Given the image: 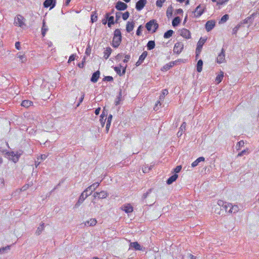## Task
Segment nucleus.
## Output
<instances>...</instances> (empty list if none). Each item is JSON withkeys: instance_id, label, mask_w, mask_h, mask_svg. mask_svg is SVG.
I'll use <instances>...</instances> for the list:
<instances>
[{"instance_id": "f257e3e1", "label": "nucleus", "mask_w": 259, "mask_h": 259, "mask_svg": "<svg viewBox=\"0 0 259 259\" xmlns=\"http://www.w3.org/2000/svg\"><path fill=\"white\" fill-rule=\"evenodd\" d=\"M218 204L222 207L226 212L229 213H235L239 210V208L237 205H233L231 203L227 202H224L222 200H219L218 201Z\"/></svg>"}, {"instance_id": "f03ea898", "label": "nucleus", "mask_w": 259, "mask_h": 259, "mask_svg": "<svg viewBox=\"0 0 259 259\" xmlns=\"http://www.w3.org/2000/svg\"><path fill=\"white\" fill-rule=\"evenodd\" d=\"M121 33L119 29H116L114 31L113 37L112 41V46L113 48H118L121 42Z\"/></svg>"}, {"instance_id": "7ed1b4c3", "label": "nucleus", "mask_w": 259, "mask_h": 259, "mask_svg": "<svg viewBox=\"0 0 259 259\" xmlns=\"http://www.w3.org/2000/svg\"><path fill=\"white\" fill-rule=\"evenodd\" d=\"M146 28L148 31L155 32L158 28V24L155 20H152L146 23Z\"/></svg>"}, {"instance_id": "20e7f679", "label": "nucleus", "mask_w": 259, "mask_h": 259, "mask_svg": "<svg viewBox=\"0 0 259 259\" xmlns=\"http://www.w3.org/2000/svg\"><path fill=\"white\" fill-rule=\"evenodd\" d=\"M206 41V38L201 37L197 42V48L196 49V57L198 58L199 55H200L201 50L203 47V45Z\"/></svg>"}, {"instance_id": "39448f33", "label": "nucleus", "mask_w": 259, "mask_h": 259, "mask_svg": "<svg viewBox=\"0 0 259 259\" xmlns=\"http://www.w3.org/2000/svg\"><path fill=\"white\" fill-rule=\"evenodd\" d=\"M14 23L16 26H19L22 28H25L26 26L24 17L15 18Z\"/></svg>"}, {"instance_id": "423d86ee", "label": "nucleus", "mask_w": 259, "mask_h": 259, "mask_svg": "<svg viewBox=\"0 0 259 259\" xmlns=\"http://www.w3.org/2000/svg\"><path fill=\"white\" fill-rule=\"evenodd\" d=\"M184 49V44L182 42H176L174 47V53L177 54H180Z\"/></svg>"}, {"instance_id": "0eeeda50", "label": "nucleus", "mask_w": 259, "mask_h": 259, "mask_svg": "<svg viewBox=\"0 0 259 259\" xmlns=\"http://www.w3.org/2000/svg\"><path fill=\"white\" fill-rule=\"evenodd\" d=\"M88 191L85 189L81 194L78 199V202L76 204V206H79L80 203H82L84 199L88 197V196L91 194V192L88 193Z\"/></svg>"}, {"instance_id": "6e6552de", "label": "nucleus", "mask_w": 259, "mask_h": 259, "mask_svg": "<svg viewBox=\"0 0 259 259\" xmlns=\"http://www.w3.org/2000/svg\"><path fill=\"white\" fill-rule=\"evenodd\" d=\"M225 50L222 49L221 52L218 55L217 58V62L219 64L223 63L225 62Z\"/></svg>"}, {"instance_id": "1a4fd4ad", "label": "nucleus", "mask_w": 259, "mask_h": 259, "mask_svg": "<svg viewBox=\"0 0 259 259\" xmlns=\"http://www.w3.org/2000/svg\"><path fill=\"white\" fill-rule=\"evenodd\" d=\"M126 68V65L125 67H122L121 66V65H120L118 66H116V67H114V70H115V71L116 72V73L117 74H118L120 76H121L125 74Z\"/></svg>"}, {"instance_id": "9d476101", "label": "nucleus", "mask_w": 259, "mask_h": 259, "mask_svg": "<svg viewBox=\"0 0 259 259\" xmlns=\"http://www.w3.org/2000/svg\"><path fill=\"white\" fill-rule=\"evenodd\" d=\"M180 34L183 37L186 39H189L191 38V33L189 30L186 28H183L180 30Z\"/></svg>"}, {"instance_id": "9b49d317", "label": "nucleus", "mask_w": 259, "mask_h": 259, "mask_svg": "<svg viewBox=\"0 0 259 259\" xmlns=\"http://www.w3.org/2000/svg\"><path fill=\"white\" fill-rule=\"evenodd\" d=\"M121 209L127 213L132 212L134 210L133 207L130 203H126L123 205Z\"/></svg>"}, {"instance_id": "f8f14e48", "label": "nucleus", "mask_w": 259, "mask_h": 259, "mask_svg": "<svg viewBox=\"0 0 259 259\" xmlns=\"http://www.w3.org/2000/svg\"><path fill=\"white\" fill-rule=\"evenodd\" d=\"M147 3V0H139L136 5V8L137 10L140 11L144 8Z\"/></svg>"}, {"instance_id": "ddd939ff", "label": "nucleus", "mask_w": 259, "mask_h": 259, "mask_svg": "<svg viewBox=\"0 0 259 259\" xmlns=\"http://www.w3.org/2000/svg\"><path fill=\"white\" fill-rule=\"evenodd\" d=\"M8 156H9V158L13 161L16 162L19 160L20 154L15 153L14 152H10L8 153Z\"/></svg>"}, {"instance_id": "4468645a", "label": "nucleus", "mask_w": 259, "mask_h": 259, "mask_svg": "<svg viewBox=\"0 0 259 259\" xmlns=\"http://www.w3.org/2000/svg\"><path fill=\"white\" fill-rule=\"evenodd\" d=\"M95 198L97 197L99 199L105 198L107 196V193L104 191H102L100 192H95L94 194Z\"/></svg>"}, {"instance_id": "2eb2a0df", "label": "nucleus", "mask_w": 259, "mask_h": 259, "mask_svg": "<svg viewBox=\"0 0 259 259\" xmlns=\"http://www.w3.org/2000/svg\"><path fill=\"white\" fill-rule=\"evenodd\" d=\"M147 54H148V53L146 51H144L142 53V54L140 56L139 60L136 62V65L137 66H139L142 63L143 61L145 60V59L147 57Z\"/></svg>"}, {"instance_id": "dca6fc26", "label": "nucleus", "mask_w": 259, "mask_h": 259, "mask_svg": "<svg viewBox=\"0 0 259 259\" xmlns=\"http://www.w3.org/2000/svg\"><path fill=\"white\" fill-rule=\"evenodd\" d=\"M215 22L214 20L208 21L205 24V28L207 31H209L213 29L215 26Z\"/></svg>"}, {"instance_id": "f3484780", "label": "nucleus", "mask_w": 259, "mask_h": 259, "mask_svg": "<svg viewBox=\"0 0 259 259\" xmlns=\"http://www.w3.org/2000/svg\"><path fill=\"white\" fill-rule=\"evenodd\" d=\"M177 61H172V62H170L166 64H165L164 66H163L162 67V68H161V70L162 71H166L167 70H168L169 69H170L172 67H173L175 64V63L177 62Z\"/></svg>"}, {"instance_id": "a211bd4d", "label": "nucleus", "mask_w": 259, "mask_h": 259, "mask_svg": "<svg viewBox=\"0 0 259 259\" xmlns=\"http://www.w3.org/2000/svg\"><path fill=\"white\" fill-rule=\"evenodd\" d=\"M115 7L118 10H124L127 8V5L123 2H118L116 4Z\"/></svg>"}, {"instance_id": "6ab92c4d", "label": "nucleus", "mask_w": 259, "mask_h": 259, "mask_svg": "<svg viewBox=\"0 0 259 259\" xmlns=\"http://www.w3.org/2000/svg\"><path fill=\"white\" fill-rule=\"evenodd\" d=\"M48 26L46 25L45 19L42 21V26L41 29V35L42 37L45 36L47 32L48 31Z\"/></svg>"}, {"instance_id": "aec40b11", "label": "nucleus", "mask_w": 259, "mask_h": 259, "mask_svg": "<svg viewBox=\"0 0 259 259\" xmlns=\"http://www.w3.org/2000/svg\"><path fill=\"white\" fill-rule=\"evenodd\" d=\"M204 8L201 6H198L195 9V15L196 16H200L204 12Z\"/></svg>"}, {"instance_id": "412c9836", "label": "nucleus", "mask_w": 259, "mask_h": 259, "mask_svg": "<svg viewBox=\"0 0 259 259\" xmlns=\"http://www.w3.org/2000/svg\"><path fill=\"white\" fill-rule=\"evenodd\" d=\"M55 5V2L53 0H46L44 3V6L45 8H48L49 7L51 8H53Z\"/></svg>"}, {"instance_id": "4be33fe9", "label": "nucleus", "mask_w": 259, "mask_h": 259, "mask_svg": "<svg viewBox=\"0 0 259 259\" xmlns=\"http://www.w3.org/2000/svg\"><path fill=\"white\" fill-rule=\"evenodd\" d=\"M130 246V247H133V248H135V249L136 250H142V247H141L140 244L138 242H132V243H131Z\"/></svg>"}, {"instance_id": "5701e85b", "label": "nucleus", "mask_w": 259, "mask_h": 259, "mask_svg": "<svg viewBox=\"0 0 259 259\" xmlns=\"http://www.w3.org/2000/svg\"><path fill=\"white\" fill-rule=\"evenodd\" d=\"M99 77H100V72L99 71H97L93 74L92 77H91V81L93 82H97Z\"/></svg>"}, {"instance_id": "b1692460", "label": "nucleus", "mask_w": 259, "mask_h": 259, "mask_svg": "<svg viewBox=\"0 0 259 259\" xmlns=\"http://www.w3.org/2000/svg\"><path fill=\"white\" fill-rule=\"evenodd\" d=\"M99 185H100L99 183H95L93 184L92 185L88 187L86 189V190H87V191H90V192L92 193L93 191L95 190V189L99 186Z\"/></svg>"}, {"instance_id": "393cba45", "label": "nucleus", "mask_w": 259, "mask_h": 259, "mask_svg": "<svg viewBox=\"0 0 259 259\" xmlns=\"http://www.w3.org/2000/svg\"><path fill=\"white\" fill-rule=\"evenodd\" d=\"M178 178V175L176 174L170 177L167 180L166 183L167 184L170 185L174 182L176 181Z\"/></svg>"}, {"instance_id": "a878e982", "label": "nucleus", "mask_w": 259, "mask_h": 259, "mask_svg": "<svg viewBox=\"0 0 259 259\" xmlns=\"http://www.w3.org/2000/svg\"><path fill=\"white\" fill-rule=\"evenodd\" d=\"M17 58H18V61L21 63H25L27 59L26 57L24 54H21V53H18L17 55Z\"/></svg>"}, {"instance_id": "bb28decb", "label": "nucleus", "mask_w": 259, "mask_h": 259, "mask_svg": "<svg viewBox=\"0 0 259 259\" xmlns=\"http://www.w3.org/2000/svg\"><path fill=\"white\" fill-rule=\"evenodd\" d=\"M112 53V49L110 47L106 48L104 52V58L107 59Z\"/></svg>"}, {"instance_id": "cd10ccee", "label": "nucleus", "mask_w": 259, "mask_h": 259, "mask_svg": "<svg viewBox=\"0 0 259 259\" xmlns=\"http://www.w3.org/2000/svg\"><path fill=\"white\" fill-rule=\"evenodd\" d=\"M134 27V24L133 22H128L126 25V30L128 32L132 31Z\"/></svg>"}, {"instance_id": "c85d7f7f", "label": "nucleus", "mask_w": 259, "mask_h": 259, "mask_svg": "<svg viewBox=\"0 0 259 259\" xmlns=\"http://www.w3.org/2000/svg\"><path fill=\"white\" fill-rule=\"evenodd\" d=\"M205 160L204 158L203 157H200L198 158L196 160H195L194 161H193L192 164L191 166L192 167H195L196 166L198 163L201 161H204Z\"/></svg>"}, {"instance_id": "c756f323", "label": "nucleus", "mask_w": 259, "mask_h": 259, "mask_svg": "<svg viewBox=\"0 0 259 259\" xmlns=\"http://www.w3.org/2000/svg\"><path fill=\"white\" fill-rule=\"evenodd\" d=\"M223 77L224 72L222 71H221L220 74L218 75H217L215 78V81L217 82V83L218 84L220 83L222 81Z\"/></svg>"}, {"instance_id": "7c9ffc66", "label": "nucleus", "mask_w": 259, "mask_h": 259, "mask_svg": "<svg viewBox=\"0 0 259 259\" xmlns=\"http://www.w3.org/2000/svg\"><path fill=\"white\" fill-rule=\"evenodd\" d=\"M32 104V102L29 100H24L21 103V106L27 108L31 106Z\"/></svg>"}, {"instance_id": "2f4dec72", "label": "nucleus", "mask_w": 259, "mask_h": 259, "mask_svg": "<svg viewBox=\"0 0 259 259\" xmlns=\"http://www.w3.org/2000/svg\"><path fill=\"white\" fill-rule=\"evenodd\" d=\"M203 61L202 60H198L197 64V71L201 72L202 70Z\"/></svg>"}, {"instance_id": "473e14b6", "label": "nucleus", "mask_w": 259, "mask_h": 259, "mask_svg": "<svg viewBox=\"0 0 259 259\" xmlns=\"http://www.w3.org/2000/svg\"><path fill=\"white\" fill-rule=\"evenodd\" d=\"M181 22L180 17H175L172 21V25L174 27L178 26Z\"/></svg>"}, {"instance_id": "72a5a7b5", "label": "nucleus", "mask_w": 259, "mask_h": 259, "mask_svg": "<svg viewBox=\"0 0 259 259\" xmlns=\"http://www.w3.org/2000/svg\"><path fill=\"white\" fill-rule=\"evenodd\" d=\"M174 31L172 30H169L165 32L164 34L163 37L165 38H169L172 36L174 34Z\"/></svg>"}, {"instance_id": "f704fd0d", "label": "nucleus", "mask_w": 259, "mask_h": 259, "mask_svg": "<svg viewBox=\"0 0 259 259\" xmlns=\"http://www.w3.org/2000/svg\"><path fill=\"white\" fill-rule=\"evenodd\" d=\"M147 49L148 50H151L153 49L155 46V44L154 41L153 40H150L148 41L147 44Z\"/></svg>"}, {"instance_id": "c9c22d12", "label": "nucleus", "mask_w": 259, "mask_h": 259, "mask_svg": "<svg viewBox=\"0 0 259 259\" xmlns=\"http://www.w3.org/2000/svg\"><path fill=\"white\" fill-rule=\"evenodd\" d=\"M97 224V220L95 219H91L89 221L87 222L85 225L89 226H94Z\"/></svg>"}, {"instance_id": "e433bc0d", "label": "nucleus", "mask_w": 259, "mask_h": 259, "mask_svg": "<svg viewBox=\"0 0 259 259\" xmlns=\"http://www.w3.org/2000/svg\"><path fill=\"white\" fill-rule=\"evenodd\" d=\"M174 9L171 5L169 6L166 10V16H172L173 14Z\"/></svg>"}, {"instance_id": "4c0bfd02", "label": "nucleus", "mask_w": 259, "mask_h": 259, "mask_svg": "<svg viewBox=\"0 0 259 259\" xmlns=\"http://www.w3.org/2000/svg\"><path fill=\"white\" fill-rule=\"evenodd\" d=\"M106 115L105 114L104 111H103L100 116L101 118L100 119L101 123V125L103 127L104 126L105 120H106V119H104V117H106Z\"/></svg>"}, {"instance_id": "58836bf2", "label": "nucleus", "mask_w": 259, "mask_h": 259, "mask_svg": "<svg viewBox=\"0 0 259 259\" xmlns=\"http://www.w3.org/2000/svg\"><path fill=\"white\" fill-rule=\"evenodd\" d=\"M213 2H217V5L221 6L226 4L229 0H211Z\"/></svg>"}, {"instance_id": "ea45409f", "label": "nucleus", "mask_w": 259, "mask_h": 259, "mask_svg": "<svg viewBox=\"0 0 259 259\" xmlns=\"http://www.w3.org/2000/svg\"><path fill=\"white\" fill-rule=\"evenodd\" d=\"M168 93V92L167 90H166V89L163 90L162 92V94L160 95L159 99L160 100L163 99L164 98L165 96L167 95Z\"/></svg>"}, {"instance_id": "a19ab883", "label": "nucleus", "mask_w": 259, "mask_h": 259, "mask_svg": "<svg viewBox=\"0 0 259 259\" xmlns=\"http://www.w3.org/2000/svg\"><path fill=\"white\" fill-rule=\"evenodd\" d=\"M108 19V26L110 27L114 24V17H107Z\"/></svg>"}, {"instance_id": "79ce46f5", "label": "nucleus", "mask_w": 259, "mask_h": 259, "mask_svg": "<svg viewBox=\"0 0 259 259\" xmlns=\"http://www.w3.org/2000/svg\"><path fill=\"white\" fill-rule=\"evenodd\" d=\"M166 0H157L156 2L157 7L161 8Z\"/></svg>"}, {"instance_id": "37998d69", "label": "nucleus", "mask_w": 259, "mask_h": 259, "mask_svg": "<svg viewBox=\"0 0 259 259\" xmlns=\"http://www.w3.org/2000/svg\"><path fill=\"white\" fill-rule=\"evenodd\" d=\"M44 224L42 223L40 226H39V227H38L37 229V231H36V233L38 234V235H39L40 234V233L41 232V231L44 230Z\"/></svg>"}, {"instance_id": "c03bdc74", "label": "nucleus", "mask_w": 259, "mask_h": 259, "mask_svg": "<svg viewBox=\"0 0 259 259\" xmlns=\"http://www.w3.org/2000/svg\"><path fill=\"white\" fill-rule=\"evenodd\" d=\"M183 14V11L182 9H179L177 10H176L174 12V15H182Z\"/></svg>"}, {"instance_id": "a18cd8bd", "label": "nucleus", "mask_w": 259, "mask_h": 259, "mask_svg": "<svg viewBox=\"0 0 259 259\" xmlns=\"http://www.w3.org/2000/svg\"><path fill=\"white\" fill-rule=\"evenodd\" d=\"M75 56H76V55H75V54H72L71 56H70L68 61V63H70L71 62L74 61L75 60Z\"/></svg>"}, {"instance_id": "49530a36", "label": "nucleus", "mask_w": 259, "mask_h": 259, "mask_svg": "<svg viewBox=\"0 0 259 259\" xmlns=\"http://www.w3.org/2000/svg\"><path fill=\"white\" fill-rule=\"evenodd\" d=\"M182 169V166L181 165H178L176 166V167L174 169V172L176 173L179 172Z\"/></svg>"}, {"instance_id": "de8ad7c7", "label": "nucleus", "mask_w": 259, "mask_h": 259, "mask_svg": "<svg viewBox=\"0 0 259 259\" xmlns=\"http://www.w3.org/2000/svg\"><path fill=\"white\" fill-rule=\"evenodd\" d=\"M151 191L152 189H150L146 193H144L143 195V199H146Z\"/></svg>"}, {"instance_id": "09e8293b", "label": "nucleus", "mask_w": 259, "mask_h": 259, "mask_svg": "<svg viewBox=\"0 0 259 259\" xmlns=\"http://www.w3.org/2000/svg\"><path fill=\"white\" fill-rule=\"evenodd\" d=\"M186 123L184 122L182 124V125H181V127L180 128V130H181V131L184 132V131H185L186 130Z\"/></svg>"}, {"instance_id": "8fccbe9b", "label": "nucleus", "mask_w": 259, "mask_h": 259, "mask_svg": "<svg viewBox=\"0 0 259 259\" xmlns=\"http://www.w3.org/2000/svg\"><path fill=\"white\" fill-rule=\"evenodd\" d=\"M131 56L130 55H126L123 60V62L127 63L130 59Z\"/></svg>"}, {"instance_id": "3c124183", "label": "nucleus", "mask_w": 259, "mask_h": 259, "mask_svg": "<svg viewBox=\"0 0 259 259\" xmlns=\"http://www.w3.org/2000/svg\"><path fill=\"white\" fill-rule=\"evenodd\" d=\"M15 48L16 49H17L18 50H20V49H21V47H20V42L19 41H17L16 43H15Z\"/></svg>"}, {"instance_id": "603ef678", "label": "nucleus", "mask_w": 259, "mask_h": 259, "mask_svg": "<svg viewBox=\"0 0 259 259\" xmlns=\"http://www.w3.org/2000/svg\"><path fill=\"white\" fill-rule=\"evenodd\" d=\"M84 98V94L82 93L81 97L79 99V102L78 104H77V106H78L79 105V104L83 101Z\"/></svg>"}, {"instance_id": "864d4df0", "label": "nucleus", "mask_w": 259, "mask_h": 259, "mask_svg": "<svg viewBox=\"0 0 259 259\" xmlns=\"http://www.w3.org/2000/svg\"><path fill=\"white\" fill-rule=\"evenodd\" d=\"M228 17H222L220 23H222L225 22L228 20Z\"/></svg>"}, {"instance_id": "5fc2aeb1", "label": "nucleus", "mask_w": 259, "mask_h": 259, "mask_svg": "<svg viewBox=\"0 0 259 259\" xmlns=\"http://www.w3.org/2000/svg\"><path fill=\"white\" fill-rule=\"evenodd\" d=\"M111 123H109V122H106V130L107 133L108 132V131L109 130L110 126Z\"/></svg>"}, {"instance_id": "6e6d98bb", "label": "nucleus", "mask_w": 259, "mask_h": 259, "mask_svg": "<svg viewBox=\"0 0 259 259\" xmlns=\"http://www.w3.org/2000/svg\"><path fill=\"white\" fill-rule=\"evenodd\" d=\"M136 34L137 35H140L141 34V26H139L137 30Z\"/></svg>"}, {"instance_id": "4d7b16f0", "label": "nucleus", "mask_w": 259, "mask_h": 259, "mask_svg": "<svg viewBox=\"0 0 259 259\" xmlns=\"http://www.w3.org/2000/svg\"><path fill=\"white\" fill-rule=\"evenodd\" d=\"M105 78L106 80H107L108 81H112L113 79V77L110 76H106Z\"/></svg>"}, {"instance_id": "13d9d810", "label": "nucleus", "mask_w": 259, "mask_h": 259, "mask_svg": "<svg viewBox=\"0 0 259 259\" xmlns=\"http://www.w3.org/2000/svg\"><path fill=\"white\" fill-rule=\"evenodd\" d=\"M158 105H161V103H160V102L159 101H158L157 102V103H156L155 106L154 107V110H157L158 109V108H157V106Z\"/></svg>"}, {"instance_id": "bf43d9fd", "label": "nucleus", "mask_w": 259, "mask_h": 259, "mask_svg": "<svg viewBox=\"0 0 259 259\" xmlns=\"http://www.w3.org/2000/svg\"><path fill=\"white\" fill-rule=\"evenodd\" d=\"M237 144L238 145V146L239 147H242L244 145V142L243 141L241 140V141H239V142H238Z\"/></svg>"}, {"instance_id": "052dcab7", "label": "nucleus", "mask_w": 259, "mask_h": 259, "mask_svg": "<svg viewBox=\"0 0 259 259\" xmlns=\"http://www.w3.org/2000/svg\"><path fill=\"white\" fill-rule=\"evenodd\" d=\"M112 119V115L110 114L109 115V116L108 117L107 122H109V123H111Z\"/></svg>"}, {"instance_id": "680f3d73", "label": "nucleus", "mask_w": 259, "mask_h": 259, "mask_svg": "<svg viewBox=\"0 0 259 259\" xmlns=\"http://www.w3.org/2000/svg\"><path fill=\"white\" fill-rule=\"evenodd\" d=\"M100 110H101V109L100 107L97 108L95 110V113L96 114V115H98L99 114Z\"/></svg>"}, {"instance_id": "e2e57ef3", "label": "nucleus", "mask_w": 259, "mask_h": 259, "mask_svg": "<svg viewBox=\"0 0 259 259\" xmlns=\"http://www.w3.org/2000/svg\"><path fill=\"white\" fill-rule=\"evenodd\" d=\"M245 152H246V151L245 150L242 151L241 152H240V153H239L238 154L237 156H242L244 154V153H245Z\"/></svg>"}, {"instance_id": "0e129e2a", "label": "nucleus", "mask_w": 259, "mask_h": 259, "mask_svg": "<svg viewBox=\"0 0 259 259\" xmlns=\"http://www.w3.org/2000/svg\"><path fill=\"white\" fill-rule=\"evenodd\" d=\"M252 17H247L244 20V23H247L248 21H250Z\"/></svg>"}, {"instance_id": "69168bd1", "label": "nucleus", "mask_w": 259, "mask_h": 259, "mask_svg": "<svg viewBox=\"0 0 259 259\" xmlns=\"http://www.w3.org/2000/svg\"><path fill=\"white\" fill-rule=\"evenodd\" d=\"M97 18L98 17H91L92 22L93 23L94 22H96L97 20Z\"/></svg>"}, {"instance_id": "338daca9", "label": "nucleus", "mask_w": 259, "mask_h": 259, "mask_svg": "<svg viewBox=\"0 0 259 259\" xmlns=\"http://www.w3.org/2000/svg\"><path fill=\"white\" fill-rule=\"evenodd\" d=\"M189 257L191 258V259H196V256H195L194 255L191 254H190L189 255Z\"/></svg>"}, {"instance_id": "774afa93", "label": "nucleus", "mask_w": 259, "mask_h": 259, "mask_svg": "<svg viewBox=\"0 0 259 259\" xmlns=\"http://www.w3.org/2000/svg\"><path fill=\"white\" fill-rule=\"evenodd\" d=\"M183 131H181V130H179V131L178 133V136H181L183 134Z\"/></svg>"}]
</instances>
